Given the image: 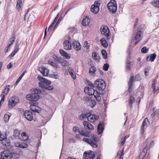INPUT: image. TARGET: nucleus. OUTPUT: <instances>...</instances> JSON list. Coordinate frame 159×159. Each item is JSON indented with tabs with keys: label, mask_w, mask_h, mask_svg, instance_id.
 Listing matches in <instances>:
<instances>
[{
	"label": "nucleus",
	"mask_w": 159,
	"mask_h": 159,
	"mask_svg": "<svg viewBox=\"0 0 159 159\" xmlns=\"http://www.w3.org/2000/svg\"><path fill=\"white\" fill-rule=\"evenodd\" d=\"M84 91L85 93L89 95H93L96 100L98 102H100L101 99L100 95L101 93H98L97 91H95L93 88L90 87H86L84 89Z\"/></svg>",
	"instance_id": "f257e3e1"
},
{
	"label": "nucleus",
	"mask_w": 159,
	"mask_h": 159,
	"mask_svg": "<svg viewBox=\"0 0 159 159\" xmlns=\"http://www.w3.org/2000/svg\"><path fill=\"white\" fill-rule=\"evenodd\" d=\"M41 93V91L37 89H34L32 90V93L26 95V98L27 100L31 101H36L39 99V94Z\"/></svg>",
	"instance_id": "f03ea898"
},
{
	"label": "nucleus",
	"mask_w": 159,
	"mask_h": 159,
	"mask_svg": "<svg viewBox=\"0 0 159 159\" xmlns=\"http://www.w3.org/2000/svg\"><path fill=\"white\" fill-rule=\"evenodd\" d=\"M83 140L90 144L93 147L96 148L98 146L96 143L99 141V139L96 135L92 134L91 135L90 139L84 138Z\"/></svg>",
	"instance_id": "7ed1b4c3"
},
{
	"label": "nucleus",
	"mask_w": 159,
	"mask_h": 159,
	"mask_svg": "<svg viewBox=\"0 0 159 159\" xmlns=\"http://www.w3.org/2000/svg\"><path fill=\"white\" fill-rule=\"evenodd\" d=\"M107 7L111 13H115L117 11V7L116 1L114 0H111L107 4Z\"/></svg>",
	"instance_id": "20e7f679"
},
{
	"label": "nucleus",
	"mask_w": 159,
	"mask_h": 159,
	"mask_svg": "<svg viewBox=\"0 0 159 159\" xmlns=\"http://www.w3.org/2000/svg\"><path fill=\"white\" fill-rule=\"evenodd\" d=\"M95 85L99 91L103 90L106 88V85L104 81L101 79H99L95 81Z\"/></svg>",
	"instance_id": "39448f33"
},
{
	"label": "nucleus",
	"mask_w": 159,
	"mask_h": 159,
	"mask_svg": "<svg viewBox=\"0 0 159 159\" xmlns=\"http://www.w3.org/2000/svg\"><path fill=\"white\" fill-rule=\"evenodd\" d=\"M19 102V98L16 96L11 98L9 100L8 106L9 108L14 107Z\"/></svg>",
	"instance_id": "423d86ee"
},
{
	"label": "nucleus",
	"mask_w": 159,
	"mask_h": 159,
	"mask_svg": "<svg viewBox=\"0 0 159 159\" xmlns=\"http://www.w3.org/2000/svg\"><path fill=\"white\" fill-rule=\"evenodd\" d=\"M1 155L2 158L0 159H11L13 156L12 153L7 151L2 152Z\"/></svg>",
	"instance_id": "0eeeda50"
},
{
	"label": "nucleus",
	"mask_w": 159,
	"mask_h": 159,
	"mask_svg": "<svg viewBox=\"0 0 159 159\" xmlns=\"http://www.w3.org/2000/svg\"><path fill=\"white\" fill-rule=\"evenodd\" d=\"M30 104H31L30 107V109L32 111L38 113L41 110L40 107L36 106V101H30Z\"/></svg>",
	"instance_id": "6e6552de"
},
{
	"label": "nucleus",
	"mask_w": 159,
	"mask_h": 159,
	"mask_svg": "<svg viewBox=\"0 0 159 159\" xmlns=\"http://www.w3.org/2000/svg\"><path fill=\"white\" fill-rule=\"evenodd\" d=\"M143 33V31L141 30L138 29L137 32H136V34L134 38V40L136 41L134 42V45H136L142 39V37L141 34Z\"/></svg>",
	"instance_id": "1a4fd4ad"
},
{
	"label": "nucleus",
	"mask_w": 159,
	"mask_h": 159,
	"mask_svg": "<svg viewBox=\"0 0 159 159\" xmlns=\"http://www.w3.org/2000/svg\"><path fill=\"white\" fill-rule=\"evenodd\" d=\"M95 156L94 152L92 151L85 152L84 154V159H94Z\"/></svg>",
	"instance_id": "9d476101"
},
{
	"label": "nucleus",
	"mask_w": 159,
	"mask_h": 159,
	"mask_svg": "<svg viewBox=\"0 0 159 159\" xmlns=\"http://www.w3.org/2000/svg\"><path fill=\"white\" fill-rule=\"evenodd\" d=\"M146 148H145L143 150V152L141 153L139 156L137 157L135 159H148V155L147 154Z\"/></svg>",
	"instance_id": "9b49d317"
},
{
	"label": "nucleus",
	"mask_w": 159,
	"mask_h": 159,
	"mask_svg": "<svg viewBox=\"0 0 159 159\" xmlns=\"http://www.w3.org/2000/svg\"><path fill=\"white\" fill-rule=\"evenodd\" d=\"M100 30L102 34L105 36H106L108 39L109 30L108 27L107 26H102L101 27Z\"/></svg>",
	"instance_id": "f8f14e48"
},
{
	"label": "nucleus",
	"mask_w": 159,
	"mask_h": 159,
	"mask_svg": "<svg viewBox=\"0 0 159 159\" xmlns=\"http://www.w3.org/2000/svg\"><path fill=\"white\" fill-rule=\"evenodd\" d=\"M150 124V123L148 119L145 118L143 121L141 126V133L142 134L144 132L145 127L147 128Z\"/></svg>",
	"instance_id": "ddd939ff"
},
{
	"label": "nucleus",
	"mask_w": 159,
	"mask_h": 159,
	"mask_svg": "<svg viewBox=\"0 0 159 159\" xmlns=\"http://www.w3.org/2000/svg\"><path fill=\"white\" fill-rule=\"evenodd\" d=\"M98 116H97L94 114H91V112L88 115L87 119L88 120L91 122L95 121L98 119Z\"/></svg>",
	"instance_id": "4468645a"
},
{
	"label": "nucleus",
	"mask_w": 159,
	"mask_h": 159,
	"mask_svg": "<svg viewBox=\"0 0 159 159\" xmlns=\"http://www.w3.org/2000/svg\"><path fill=\"white\" fill-rule=\"evenodd\" d=\"M90 113V111L87 109L84 110L82 113L79 116V119L83 120L86 118H88V115Z\"/></svg>",
	"instance_id": "2eb2a0df"
},
{
	"label": "nucleus",
	"mask_w": 159,
	"mask_h": 159,
	"mask_svg": "<svg viewBox=\"0 0 159 159\" xmlns=\"http://www.w3.org/2000/svg\"><path fill=\"white\" fill-rule=\"evenodd\" d=\"M24 115L27 120L29 121L32 120L33 118L32 113L30 111H25Z\"/></svg>",
	"instance_id": "dca6fc26"
},
{
	"label": "nucleus",
	"mask_w": 159,
	"mask_h": 159,
	"mask_svg": "<svg viewBox=\"0 0 159 159\" xmlns=\"http://www.w3.org/2000/svg\"><path fill=\"white\" fill-rule=\"evenodd\" d=\"M83 125L85 129L89 130H93L94 129L93 125L87 121L84 122Z\"/></svg>",
	"instance_id": "f3484780"
},
{
	"label": "nucleus",
	"mask_w": 159,
	"mask_h": 159,
	"mask_svg": "<svg viewBox=\"0 0 159 159\" xmlns=\"http://www.w3.org/2000/svg\"><path fill=\"white\" fill-rule=\"evenodd\" d=\"M39 70L43 76H46L49 73L48 70L45 67L41 66L39 68Z\"/></svg>",
	"instance_id": "a211bd4d"
},
{
	"label": "nucleus",
	"mask_w": 159,
	"mask_h": 159,
	"mask_svg": "<svg viewBox=\"0 0 159 159\" xmlns=\"http://www.w3.org/2000/svg\"><path fill=\"white\" fill-rule=\"evenodd\" d=\"M72 45L73 48L77 51H79L81 48V45L80 43L77 41H73Z\"/></svg>",
	"instance_id": "6ab92c4d"
},
{
	"label": "nucleus",
	"mask_w": 159,
	"mask_h": 159,
	"mask_svg": "<svg viewBox=\"0 0 159 159\" xmlns=\"http://www.w3.org/2000/svg\"><path fill=\"white\" fill-rule=\"evenodd\" d=\"M15 145L17 147L20 148H26L28 147V144L24 142H16L15 143Z\"/></svg>",
	"instance_id": "aec40b11"
},
{
	"label": "nucleus",
	"mask_w": 159,
	"mask_h": 159,
	"mask_svg": "<svg viewBox=\"0 0 159 159\" xmlns=\"http://www.w3.org/2000/svg\"><path fill=\"white\" fill-rule=\"evenodd\" d=\"M64 48L66 50H70L71 49L72 46L71 43L68 40H65L64 43Z\"/></svg>",
	"instance_id": "412c9836"
},
{
	"label": "nucleus",
	"mask_w": 159,
	"mask_h": 159,
	"mask_svg": "<svg viewBox=\"0 0 159 159\" xmlns=\"http://www.w3.org/2000/svg\"><path fill=\"white\" fill-rule=\"evenodd\" d=\"M150 139H147L146 142V145L145 147H144L146 148V149L147 150H147H149L150 148L151 147L153 146L154 144V142L153 141H152L150 143H149V142H150Z\"/></svg>",
	"instance_id": "4be33fe9"
},
{
	"label": "nucleus",
	"mask_w": 159,
	"mask_h": 159,
	"mask_svg": "<svg viewBox=\"0 0 159 159\" xmlns=\"http://www.w3.org/2000/svg\"><path fill=\"white\" fill-rule=\"evenodd\" d=\"M59 52L61 55L63 56L65 58L69 59L70 57L69 55L64 50L60 49L59 50Z\"/></svg>",
	"instance_id": "5701e85b"
},
{
	"label": "nucleus",
	"mask_w": 159,
	"mask_h": 159,
	"mask_svg": "<svg viewBox=\"0 0 159 159\" xmlns=\"http://www.w3.org/2000/svg\"><path fill=\"white\" fill-rule=\"evenodd\" d=\"M104 125L102 123H100L98 126V134H101L104 129Z\"/></svg>",
	"instance_id": "b1692460"
},
{
	"label": "nucleus",
	"mask_w": 159,
	"mask_h": 159,
	"mask_svg": "<svg viewBox=\"0 0 159 159\" xmlns=\"http://www.w3.org/2000/svg\"><path fill=\"white\" fill-rule=\"evenodd\" d=\"M38 78L40 81L43 82L45 84V85L50 84L51 83V81L46 79L41 76H38Z\"/></svg>",
	"instance_id": "393cba45"
},
{
	"label": "nucleus",
	"mask_w": 159,
	"mask_h": 159,
	"mask_svg": "<svg viewBox=\"0 0 159 159\" xmlns=\"http://www.w3.org/2000/svg\"><path fill=\"white\" fill-rule=\"evenodd\" d=\"M79 133L80 135L83 136L87 137H90V133L88 131H85L84 130H80Z\"/></svg>",
	"instance_id": "a878e982"
},
{
	"label": "nucleus",
	"mask_w": 159,
	"mask_h": 159,
	"mask_svg": "<svg viewBox=\"0 0 159 159\" xmlns=\"http://www.w3.org/2000/svg\"><path fill=\"white\" fill-rule=\"evenodd\" d=\"M68 70L72 77L74 79H76L75 75L74 74V72L72 68L71 67H68Z\"/></svg>",
	"instance_id": "bb28decb"
},
{
	"label": "nucleus",
	"mask_w": 159,
	"mask_h": 159,
	"mask_svg": "<svg viewBox=\"0 0 159 159\" xmlns=\"http://www.w3.org/2000/svg\"><path fill=\"white\" fill-rule=\"evenodd\" d=\"M90 21V19L87 17H86L83 20L82 23V25L84 26H87L89 25Z\"/></svg>",
	"instance_id": "cd10ccee"
},
{
	"label": "nucleus",
	"mask_w": 159,
	"mask_h": 159,
	"mask_svg": "<svg viewBox=\"0 0 159 159\" xmlns=\"http://www.w3.org/2000/svg\"><path fill=\"white\" fill-rule=\"evenodd\" d=\"M156 56V55L155 53H153L149 57H147L146 59L147 61H153L155 59Z\"/></svg>",
	"instance_id": "c85d7f7f"
},
{
	"label": "nucleus",
	"mask_w": 159,
	"mask_h": 159,
	"mask_svg": "<svg viewBox=\"0 0 159 159\" xmlns=\"http://www.w3.org/2000/svg\"><path fill=\"white\" fill-rule=\"evenodd\" d=\"M90 10L92 12L96 14L99 11V8L98 7H95L94 5H92Z\"/></svg>",
	"instance_id": "c756f323"
},
{
	"label": "nucleus",
	"mask_w": 159,
	"mask_h": 159,
	"mask_svg": "<svg viewBox=\"0 0 159 159\" xmlns=\"http://www.w3.org/2000/svg\"><path fill=\"white\" fill-rule=\"evenodd\" d=\"M134 79V77L132 76H131L129 78V81L128 82L129 86V91L130 92L132 90L131 87L132 85V81Z\"/></svg>",
	"instance_id": "7c9ffc66"
},
{
	"label": "nucleus",
	"mask_w": 159,
	"mask_h": 159,
	"mask_svg": "<svg viewBox=\"0 0 159 159\" xmlns=\"http://www.w3.org/2000/svg\"><path fill=\"white\" fill-rule=\"evenodd\" d=\"M100 42L102 46L105 48H107L108 46V44L107 41L104 38H102L100 39Z\"/></svg>",
	"instance_id": "2f4dec72"
},
{
	"label": "nucleus",
	"mask_w": 159,
	"mask_h": 159,
	"mask_svg": "<svg viewBox=\"0 0 159 159\" xmlns=\"http://www.w3.org/2000/svg\"><path fill=\"white\" fill-rule=\"evenodd\" d=\"M90 46V43H88L87 41L84 42L83 46L85 48L86 51L88 52L89 51Z\"/></svg>",
	"instance_id": "473e14b6"
},
{
	"label": "nucleus",
	"mask_w": 159,
	"mask_h": 159,
	"mask_svg": "<svg viewBox=\"0 0 159 159\" xmlns=\"http://www.w3.org/2000/svg\"><path fill=\"white\" fill-rule=\"evenodd\" d=\"M135 102V99L133 96L131 95L129 99V105L130 107H132V104Z\"/></svg>",
	"instance_id": "72a5a7b5"
},
{
	"label": "nucleus",
	"mask_w": 159,
	"mask_h": 159,
	"mask_svg": "<svg viewBox=\"0 0 159 159\" xmlns=\"http://www.w3.org/2000/svg\"><path fill=\"white\" fill-rule=\"evenodd\" d=\"M11 115V114L9 113H8L4 115V119L6 122H7L8 121L10 118Z\"/></svg>",
	"instance_id": "f704fd0d"
},
{
	"label": "nucleus",
	"mask_w": 159,
	"mask_h": 159,
	"mask_svg": "<svg viewBox=\"0 0 159 159\" xmlns=\"http://www.w3.org/2000/svg\"><path fill=\"white\" fill-rule=\"evenodd\" d=\"M151 4L153 6L159 8V0H153Z\"/></svg>",
	"instance_id": "c9c22d12"
},
{
	"label": "nucleus",
	"mask_w": 159,
	"mask_h": 159,
	"mask_svg": "<svg viewBox=\"0 0 159 159\" xmlns=\"http://www.w3.org/2000/svg\"><path fill=\"white\" fill-rule=\"evenodd\" d=\"M2 143L4 146H9L10 144V141L7 139V138L2 141Z\"/></svg>",
	"instance_id": "e433bc0d"
},
{
	"label": "nucleus",
	"mask_w": 159,
	"mask_h": 159,
	"mask_svg": "<svg viewBox=\"0 0 159 159\" xmlns=\"http://www.w3.org/2000/svg\"><path fill=\"white\" fill-rule=\"evenodd\" d=\"M10 86L9 85H7L6 86L4 90H3L2 92V93H5L4 95H5V96L9 90V87ZM2 95L3 94H2Z\"/></svg>",
	"instance_id": "4c0bfd02"
},
{
	"label": "nucleus",
	"mask_w": 159,
	"mask_h": 159,
	"mask_svg": "<svg viewBox=\"0 0 159 159\" xmlns=\"http://www.w3.org/2000/svg\"><path fill=\"white\" fill-rule=\"evenodd\" d=\"M26 72V71H24L23 73L22 74V75L20 76L18 78V79L16 81L15 83V86L17 85L18 83H19L20 81V80L21 79L22 77L24 75L25 73Z\"/></svg>",
	"instance_id": "58836bf2"
},
{
	"label": "nucleus",
	"mask_w": 159,
	"mask_h": 159,
	"mask_svg": "<svg viewBox=\"0 0 159 159\" xmlns=\"http://www.w3.org/2000/svg\"><path fill=\"white\" fill-rule=\"evenodd\" d=\"M21 135L22 137V139L23 141H26L28 139V136L25 132L22 133L21 134Z\"/></svg>",
	"instance_id": "ea45409f"
},
{
	"label": "nucleus",
	"mask_w": 159,
	"mask_h": 159,
	"mask_svg": "<svg viewBox=\"0 0 159 159\" xmlns=\"http://www.w3.org/2000/svg\"><path fill=\"white\" fill-rule=\"evenodd\" d=\"M133 65V63L132 62L128 61L126 65V70H129L130 69V66Z\"/></svg>",
	"instance_id": "a19ab883"
},
{
	"label": "nucleus",
	"mask_w": 159,
	"mask_h": 159,
	"mask_svg": "<svg viewBox=\"0 0 159 159\" xmlns=\"http://www.w3.org/2000/svg\"><path fill=\"white\" fill-rule=\"evenodd\" d=\"M96 68L94 66H91L89 70V73L90 74H92L94 73L96 71Z\"/></svg>",
	"instance_id": "79ce46f5"
},
{
	"label": "nucleus",
	"mask_w": 159,
	"mask_h": 159,
	"mask_svg": "<svg viewBox=\"0 0 159 159\" xmlns=\"http://www.w3.org/2000/svg\"><path fill=\"white\" fill-rule=\"evenodd\" d=\"M102 54L103 56V58L104 59L107 58V54L105 50H102L101 51Z\"/></svg>",
	"instance_id": "37998d69"
},
{
	"label": "nucleus",
	"mask_w": 159,
	"mask_h": 159,
	"mask_svg": "<svg viewBox=\"0 0 159 159\" xmlns=\"http://www.w3.org/2000/svg\"><path fill=\"white\" fill-rule=\"evenodd\" d=\"M40 81L41 82H39V87L45 89L46 86L45 84L42 81Z\"/></svg>",
	"instance_id": "c03bdc74"
},
{
	"label": "nucleus",
	"mask_w": 159,
	"mask_h": 159,
	"mask_svg": "<svg viewBox=\"0 0 159 159\" xmlns=\"http://www.w3.org/2000/svg\"><path fill=\"white\" fill-rule=\"evenodd\" d=\"M73 130L74 132L79 133L80 130L78 127L74 126L73 128Z\"/></svg>",
	"instance_id": "a18cd8bd"
},
{
	"label": "nucleus",
	"mask_w": 159,
	"mask_h": 159,
	"mask_svg": "<svg viewBox=\"0 0 159 159\" xmlns=\"http://www.w3.org/2000/svg\"><path fill=\"white\" fill-rule=\"evenodd\" d=\"M148 48H147L146 47H143L142 48L141 51L142 53H146L148 52Z\"/></svg>",
	"instance_id": "49530a36"
},
{
	"label": "nucleus",
	"mask_w": 159,
	"mask_h": 159,
	"mask_svg": "<svg viewBox=\"0 0 159 159\" xmlns=\"http://www.w3.org/2000/svg\"><path fill=\"white\" fill-rule=\"evenodd\" d=\"M156 81L155 79H153L152 81V88L154 90L155 89L156 86L155 84L156 83Z\"/></svg>",
	"instance_id": "de8ad7c7"
},
{
	"label": "nucleus",
	"mask_w": 159,
	"mask_h": 159,
	"mask_svg": "<svg viewBox=\"0 0 159 159\" xmlns=\"http://www.w3.org/2000/svg\"><path fill=\"white\" fill-rule=\"evenodd\" d=\"M92 56L93 58L95 60L98 59V54L96 52H94L92 54Z\"/></svg>",
	"instance_id": "09e8293b"
},
{
	"label": "nucleus",
	"mask_w": 159,
	"mask_h": 159,
	"mask_svg": "<svg viewBox=\"0 0 159 159\" xmlns=\"http://www.w3.org/2000/svg\"><path fill=\"white\" fill-rule=\"evenodd\" d=\"M142 79V77L139 74L137 75L135 78V80L136 81L140 80Z\"/></svg>",
	"instance_id": "8fccbe9b"
},
{
	"label": "nucleus",
	"mask_w": 159,
	"mask_h": 159,
	"mask_svg": "<svg viewBox=\"0 0 159 159\" xmlns=\"http://www.w3.org/2000/svg\"><path fill=\"white\" fill-rule=\"evenodd\" d=\"M88 85L90 86L89 87L92 88L96 87V85H95V81L94 82V84H93L91 82L89 81L88 82Z\"/></svg>",
	"instance_id": "3c124183"
},
{
	"label": "nucleus",
	"mask_w": 159,
	"mask_h": 159,
	"mask_svg": "<svg viewBox=\"0 0 159 159\" xmlns=\"http://www.w3.org/2000/svg\"><path fill=\"white\" fill-rule=\"evenodd\" d=\"M61 65L63 66H66L67 65V61L66 60H63L62 61H61L60 62Z\"/></svg>",
	"instance_id": "603ef678"
},
{
	"label": "nucleus",
	"mask_w": 159,
	"mask_h": 159,
	"mask_svg": "<svg viewBox=\"0 0 159 159\" xmlns=\"http://www.w3.org/2000/svg\"><path fill=\"white\" fill-rule=\"evenodd\" d=\"M100 1H95L94 2V4L92 5H94L95 7H99L100 5Z\"/></svg>",
	"instance_id": "864d4df0"
},
{
	"label": "nucleus",
	"mask_w": 159,
	"mask_h": 159,
	"mask_svg": "<svg viewBox=\"0 0 159 159\" xmlns=\"http://www.w3.org/2000/svg\"><path fill=\"white\" fill-rule=\"evenodd\" d=\"M19 134V130H15L14 132L13 135L16 137L18 136Z\"/></svg>",
	"instance_id": "5fc2aeb1"
},
{
	"label": "nucleus",
	"mask_w": 159,
	"mask_h": 159,
	"mask_svg": "<svg viewBox=\"0 0 159 159\" xmlns=\"http://www.w3.org/2000/svg\"><path fill=\"white\" fill-rule=\"evenodd\" d=\"M22 3V1L20 0H18L17 2V7L18 9H19L20 8V5Z\"/></svg>",
	"instance_id": "6e6d98bb"
},
{
	"label": "nucleus",
	"mask_w": 159,
	"mask_h": 159,
	"mask_svg": "<svg viewBox=\"0 0 159 159\" xmlns=\"http://www.w3.org/2000/svg\"><path fill=\"white\" fill-rule=\"evenodd\" d=\"M109 67V65L106 63L103 66V69L105 71H107L108 70V69Z\"/></svg>",
	"instance_id": "4d7b16f0"
},
{
	"label": "nucleus",
	"mask_w": 159,
	"mask_h": 159,
	"mask_svg": "<svg viewBox=\"0 0 159 159\" xmlns=\"http://www.w3.org/2000/svg\"><path fill=\"white\" fill-rule=\"evenodd\" d=\"M15 37H13L10 38L9 42V43H10L13 44L15 42Z\"/></svg>",
	"instance_id": "13d9d810"
},
{
	"label": "nucleus",
	"mask_w": 159,
	"mask_h": 159,
	"mask_svg": "<svg viewBox=\"0 0 159 159\" xmlns=\"http://www.w3.org/2000/svg\"><path fill=\"white\" fill-rule=\"evenodd\" d=\"M49 64L51 65V66H52L54 67H55L56 68L57 67V64L54 63L53 62L51 61H48Z\"/></svg>",
	"instance_id": "bf43d9fd"
},
{
	"label": "nucleus",
	"mask_w": 159,
	"mask_h": 159,
	"mask_svg": "<svg viewBox=\"0 0 159 159\" xmlns=\"http://www.w3.org/2000/svg\"><path fill=\"white\" fill-rule=\"evenodd\" d=\"M45 89H48L49 90H52L53 89V87L49 86V85H46Z\"/></svg>",
	"instance_id": "052dcab7"
},
{
	"label": "nucleus",
	"mask_w": 159,
	"mask_h": 159,
	"mask_svg": "<svg viewBox=\"0 0 159 159\" xmlns=\"http://www.w3.org/2000/svg\"><path fill=\"white\" fill-rule=\"evenodd\" d=\"M96 102L94 100H92L91 101V104L90 106L91 107H93L96 105Z\"/></svg>",
	"instance_id": "680f3d73"
},
{
	"label": "nucleus",
	"mask_w": 159,
	"mask_h": 159,
	"mask_svg": "<svg viewBox=\"0 0 159 159\" xmlns=\"http://www.w3.org/2000/svg\"><path fill=\"white\" fill-rule=\"evenodd\" d=\"M62 17H60L59 19L58 20H57L56 24L55 25V27H54V29L55 28H56V27L57 26V25H58V24H59V22H60V21L62 19Z\"/></svg>",
	"instance_id": "e2e57ef3"
},
{
	"label": "nucleus",
	"mask_w": 159,
	"mask_h": 159,
	"mask_svg": "<svg viewBox=\"0 0 159 159\" xmlns=\"http://www.w3.org/2000/svg\"><path fill=\"white\" fill-rule=\"evenodd\" d=\"M126 137L125 136L124 138L122 139L121 141L120 142L121 145H123L124 144L125 141V139Z\"/></svg>",
	"instance_id": "0e129e2a"
},
{
	"label": "nucleus",
	"mask_w": 159,
	"mask_h": 159,
	"mask_svg": "<svg viewBox=\"0 0 159 159\" xmlns=\"http://www.w3.org/2000/svg\"><path fill=\"white\" fill-rule=\"evenodd\" d=\"M12 65L11 63H9L7 65V69H9L12 67Z\"/></svg>",
	"instance_id": "69168bd1"
},
{
	"label": "nucleus",
	"mask_w": 159,
	"mask_h": 159,
	"mask_svg": "<svg viewBox=\"0 0 159 159\" xmlns=\"http://www.w3.org/2000/svg\"><path fill=\"white\" fill-rule=\"evenodd\" d=\"M75 141V140L74 139H70L69 140V143H74Z\"/></svg>",
	"instance_id": "338daca9"
},
{
	"label": "nucleus",
	"mask_w": 159,
	"mask_h": 159,
	"mask_svg": "<svg viewBox=\"0 0 159 159\" xmlns=\"http://www.w3.org/2000/svg\"><path fill=\"white\" fill-rule=\"evenodd\" d=\"M150 68V67H147L145 68L144 71H146L148 73Z\"/></svg>",
	"instance_id": "774afa93"
}]
</instances>
